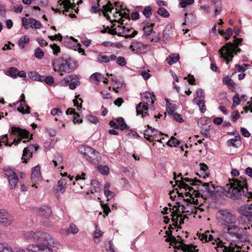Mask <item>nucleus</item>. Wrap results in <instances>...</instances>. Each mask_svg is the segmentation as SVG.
Here are the masks:
<instances>
[{
	"label": "nucleus",
	"mask_w": 252,
	"mask_h": 252,
	"mask_svg": "<svg viewBox=\"0 0 252 252\" xmlns=\"http://www.w3.org/2000/svg\"><path fill=\"white\" fill-rule=\"evenodd\" d=\"M4 174L7 178L11 189H14L19 182V178L17 174L12 168L3 169Z\"/></svg>",
	"instance_id": "ddd939ff"
},
{
	"label": "nucleus",
	"mask_w": 252,
	"mask_h": 252,
	"mask_svg": "<svg viewBox=\"0 0 252 252\" xmlns=\"http://www.w3.org/2000/svg\"><path fill=\"white\" fill-rule=\"evenodd\" d=\"M238 46L229 42L226 43L219 50L220 58H223L226 61L227 64H228L229 62L232 61L234 57V53L237 54L241 52V49Z\"/></svg>",
	"instance_id": "39448f33"
},
{
	"label": "nucleus",
	"mask_w": 252,
	"mask_h": 252,
	"mask_svg": "<svg viewBox=\"0 0 252 252\" xmlns=\"http://www.w3.org/2000/svg\"><path fill=\"white\" fill-rule=\"evenodd\" d=\"M196 247L192 245H185L184 248V251H188V252H198V249H195Z\"/></svg>",
	"instance_id": "3c124183"
},
{
	"label": "nucleus",
	"mask_w": 252,
	"mask_h": 252,
	"mask_svg": "<svg viewBox=\"0 0 252 252\" xmlns=\"http://www.w3.org/2000/svg\"><path fill=\"white\" fill-rule=\"evenodd\" d=\"M197 104L199 106L200 111L202 113H204L206 111V109L204 99H199Z\"/></svg>",
	"instance_id": "a18cd8bd"
},
{
	"label": "nucleus",
	"mask_w": 252,
	"mask_h": 252,
	"mask_svg": "<svg viewBox=\"0 0 252 252\" xmlns=\"http://www.w3.org/2000/svg\"><path fill=\"white\" fill-rule=\"evenodd\" d=\"M18 72V69L14 67L9 68L8 75L12 78H16L17 77V74Z\"/></svg>",
	"instance_id": "de8ad7c7"
},
{
	"label": "nucleus",
	"mask_w": 252,
	"mask_h": 252,
	"mask_svg": "<svg viewBox=\"0 0 252 252\" xmlns=\"http://www.w3.org/2000/svg\"><path fill=\"white\" fill-rule=\"evenodd\" d=\"M17 103H20V107L18 108L17 110L22 114L30 113V107L26 104L25 96L22 94L20 96V100L17 102Z\"/></svg>",
	"instance_id": "a211bd4d"
},
{
	"label": "nucleus",
	"mask_w": 252,
	"mask_h": 252,
	"mask_svg": "<svg viewBox=\"0 0 252 252\" xmlns=\"http://www.w3.org/2000/svg\"><path fill=\"white\" fill-rule=\"evenodd\" d=\"M23 235L24 238L27 240L37 242H41L44 239L46 240L48 238L46 233L41 232H37L36 233L32 231L24 232Z\"/></svg>",
	"instance_id": "9b49d317"
},
{
	"label": "nucleus",
	"mask_w": 252,
	"mask_h": 252,
	"mask_svg": "<svg viewBox=\"0 0 252 252\" xmlns=\"http://www.w3.org/2000/svg\"><path fill=\"white\" fill-rule=\"evenodd\" d=\"M147 128L145 130L144 132V138L150 142L154 140L156 141L155 136L156 133L158 132V130L150 126L149 125L147 126Z\"/></svg>",
	"instance_id": "6ab92c4d"
},
{
	"label": "nucleus",
	"mask_w": 252,
	"mask_h": 252,
	"mask_svg": "<svg viewBox=\"0 0 252 252\" xmlns=\"http://www.w3.org/2000/svg\"><path fill=\"white\" fill-rule=\"evenodd\" d=\"M226 186L227 190H225L224 193L232 199H245L252 197V192L248 191L247 182L244 177L232 179Z\"/></svg>",
	"instance_id": "f257e3e1"
},
{
	"label": "nucleus",
	"mask_w": 252,
	"mask_h": 252,
	"mask_svg": "<svg viewBox=\"0 0 252 252\" xmlns=\"http://www.w3.org/2000/svg\"><path fill=\"white\" fill-rule=\"evenodd\" d=\"M239 223L229 224L222 229L223 232L233 238L241 240L243 237L244 231L247 229V227L242 228L239 226Z\"/></svg>",
	"instance_id": "1a4fd4ad"
},
{
	"label": "nucleus",
	"mask_w": 252,
	"mask_h": 252,
	"mask_svg": "<svg viewBox=\"0 0 252 252\" xmlns=\"http://www.w3.org/2000/svg\"><path fill=\"white\" fill-rule=\"evenodd\" d=\"M80 84L79 79H76L69 83V87L71 90H74Z\"/></svg>",
	"instance_id": "6e6d98bb"
},
{
	"label": "nucleus",
	"mask_w": 252,
	"mask_h": 252,
	"mask_svg": "<svg viewBox=\"0 0 252 252\" xmlns=\"http://www.w3.org/2000/svg\"><path fill=\"white\" fill-rule=\"evenodd\" d=\"M100 205L101 207L103 209V213L106 215H108L109 213L110 212V209L107 204H104L101 201Z\"/></svg>",
	"instance_id": "bf43d9fd"
},
{
	"label": "nucleus",
	"mask_w": 252,
	"mask_h": 252,
	"mask_svg": "<svg viewBox=\"0 0 252 252\" xmlns=\"http://www.w3.org/2000/svg\"><path fill=\"white\" fill-rule=\"evenodd\" d=\"M34 55L36 58L41 59L44 56V52L41 48H37L34 50Z\"/></svg>",
	"instance_id": "09e8293b"
},
{
	"label": "nucleus",
	"mask_w": 252,
	"mask_h": 252,
	"mask_svg": "<svg viewBox=\"0 0 252 252\" xmlns=\"http://www.w3.org/2000/svg\"><path fill=\"white\" fill-rule=\"evenodd\" d=\"M97 170L103 175H108L109 173V169L107 165H99L97 166Z\"/></svg>",
	"instance_id": "c03bdc74"
},
{
	"label": "nucleus",
	"mask_w": 252,
	"mask_h": 252,
	"mask_svg": "<svg viewBox=\"0 0 252 252\" xmlns=\"http://www.w3.org/2000/svg\"><path fill=\"white\" fill-rule=\"evenodd\" d=\"M171 106H168L167 107V110L169 114L173 115L174 112V111L176 109V106L175 105H172L171 103L169 104Z\"/></svg>",
	"instance_id": "0e129e2a"
},
{
	"label": "nucleus",
	"mask_w": 252,
	"mask_h": 252,
	"mask_svg": "<svg viewBox=\"0 0 252 252\" xmlns=\"http://www.w3.org/2000/svg\"><path fill=\"white\" fill-rule=\"evenodd\" d=\"M116 59V63L119 65L124 66L126 64V61L125 58L123 57H119Z\"/></svg>",
	"instance_id": "4d7b16f0"
},
{
	"label": "nucleus",
	"mask_w": 252,
	"mask_h": 252,
	"mask_svg": "<svg viewBox=\"0 0 252 252\" xmlns=\"http://www.w3.org/2000/svg\"><path fill=\"white\" fill-rule=\"evenodd\" d=\"M116 122L117 124L119 125V128H120L122 130H124L126 128L127 125L126 124L123 118H118L116 119Z\"/></svg>",
	"instance_id": "58836bf2"
},
{
	"label": "nucleus",
	"mask_w": 252,
	"mask_h": 252,
	"mask_svg": "<svg viewBox=\"0 0 252 252\" xmlns=\"http://www.w3.org/2000/svg\"><path fill=\"white\" fill-rule=\"evenodd\" d=\"M67 231L69 233L76 234L78 232V229L75 225L71 224L68 227Z\"/></svg>",
	"instance_id": "5fc2aeb1"
},
{
	"label": "nucleus",
	"mask_w": 252,
	"mask_h": 252,
	"mask_svg": "<svg viewBox=\"0 0 252 252\" xmlns=\"http://www.w3.org/2000/svg\"><path fill=\"white\" fill-rule=\"evenodd\" d=\"M167 144L171 147H176L180 144V141L174 136H172L167 142Z\"/></svg>",
	"instance_id": "79ce46f5"
},
{
	"label": "nucleus",
	"mask_w": 252,
	"mask_h": 252,
	"mask_svg": "<svg viewBox=\"0 0 252 252\" xmlns=\"http://www.w3.org/2000/svg\"><path fill=\"white\" fill-rule=\"evenodd\" d=\"M125 33H126V37L132 38L134 37L137 34V31L133 30L132 28H126Z\"/></svg>",
	"instance_id": "37998d69"
},
{
	"label": "nucleus",
	"mask_w": 252,
	"mask_h": 252,
	"mask_svg": "<svg viewBox=\"0 0 252 252\" xmlns=\"http://www.w3.org/2000/svg\"><path fill=\"white\" fill-rule=\"evenodd\" d=\"M48 238L44 239L41 242H38L37 245H29L27 250L33 252H57V250L61 247L57 242L49 241L50 235L47 234Z\"/></svg>",
	"instance_id": "f03ea898"
},
{
	"label": "nucleus",
	"mask_w": 252,
	"mask_h": 252,
	"mask_svg": "<svg viewBox=\"0 0 252 252\" xmlns=\"http://www.w3.org/2000/svg\"><path fill=\"white\" fill-rule=\"evenodd\" d=\"M231 121L232 122H235L240 117V115L238 111H234L231 114Z\"/></svg>",
	"instance_id": "13d9d810"
},
{
	"label": "nucleus",
	"mask_w": 252,
	"mask_h": 252,
	"mask_svg": "<svg viewBox=\"0 0 252 252\" xmlns=\"http://www.w3.org/2000/svg\"><path fill=\"white\" fill-rule=\"evenodd\" d=\"M11 133L17 135L20 138L17 139L15 138L12 144H9L8 142V136L7 134H5L2 136L1 138H0V146L1 145V143H4L6 146H11L13 144L17 145L21 142L23 138H29V132L19 127L12 126L11 127Z\"/></svg>",
	"instance_id": "0eeeda50"
},
{
	"label": "nucleus",
	"mask_w": 252,
	"mask_h": 252,
	"mask_svg": "<svg viewBox=\"0 0 252 252\" xmlns=\"http://www.w3.org/2000/svg\"><path fill=\"white\" fill-rule=\"evenodd\" d=\"M39 147L33 144H30L28 147L25 148L23 151V158L24 162H27V160L28 158L32 157V154L38 150Z\"/></svg>",
	"instance_id": "f3484780"
},
{
	"label": "nucleus",
	"mask_w": 252,
	"mask_h": 252,
	"mask_svg": "<svg viewBox=\"0 0 252 252\" xmlns=\"http://www.w3.org/2000/svg\"><path fill=\"white\" fill-rule=\"evenodd\" d=\"M113 9V5L112 3L108 1L107 3L103 6V9L102 10V13L105 17H106L107 19H110V16L107 14V12L111 11V10Z\"/></svg>",
	"instance_id": "c85d7f7f"
},
{
	"label": "nucleus",
	"mask_w": 252,
	"mask_h": 252,
	"mask_svg": "<svg viewBox=\"0 0 252 252\" xmlns=\"http://www.w3.org/2000/svg\"><path fill=\"white\" fill-rule=\"evenodd\" d=\"M179 55L178 54H171L169 56L168 63L172 65L176 63L179 60Z\"/></svg>",
	"instance_id": "c9c22d12"
},
{
	"label": "nucleus",
	"mask_w": 252,
	"mask_h": 252,
	"mask_svg": "<svg viewBox=\"0 0 252 252\" xmlns=\"http://www.w3.org/2000/svg\"><path fill=\"white\" fill-rule=\"evenodd\" d=\"M130 49L136 54H144L149 50L147 45L144 44L141 42L134 41L130 46Z\"/></svg>",
	"instance_id": "2eb2a0df"
},
{
	"label": "nucleus",
	"mask_w": 252,
	"mask_h": 252,
	"mask_svg": "<svg viewBox=\"0 0 252 252\" xmlns=\"http://www.w3.org/2000/svg\"><path fill=\"white\" fill-rule=\"evenodd\" d=\"M91 189L90 192L92 193L99 192L101 190L99 182L95 180H92L91 182Z\"/></svg>",
	"instance_id": "7c9ffc66"
},
{
	"label": "nucleus",
	"mask_w": 252,
	"mask_h": 252,
	"mask_svg": "<svg viewBox=\"0 0 252 252\" xmlns=\"http://www.w3.org/2000/svg\"><path fill=\"white\" fill-rule=\"evenodd\" d=\"M66 181L65 179H61L58 182L57 190L63 192L65 189Z\"/></svg>",
	"instance_id": "72a5a7b5"
},
{
	"label": "nucleus",
	"mask_w": 252,
	"mask_h": 252,
	"mask_svg": "<svg viewBox=\"0 0 252 252\" xmlns=\"http://www.w3.org/2000/svg\"><path fill=\"white\" fill-rule=\"evenodd\" d=\"M210 127L211 126H209L207 127H204L201 129L200 132L204 137L206 138L210 137V134L209 132L211 128Z\"/></svg>",
	"instance_id": "49530a36"
},
{
	"label": "nucleus",
	"mask_w": 252,
	"mask_h": 252,
	"mask_svg": "<svg viewBox=\"0 0 252 252\" xmlns=\"http://www.w3.org/2000/svg\"><path fill=\"white\" fill-rule=\"evenodd\" d=\"M155 26V23L147 22L144 23V26L143 27V31L144 35L148 39H151V34L155 32L153 31V27Z\"/></svg>",
	"instance_id": "412c9836"
},
{
	"label": "nucleus",
	"mask_w": 252,
	"mask_h": 252,
	"mask_svg": "<svg viewBox=\"0 0 252 252\" xmlns=\"http://www.w3.org/2000/svg\"><path fill=\"white\" fill-rule=\"evenodd\" d=\"M194 2V0H181L180 2L181 7L185 8L187 6L192 4Z\"/></svg>",
	"instance_id": "864d4df0"
},
{
	"label": "nucleus",
	"mask_w": 252,
	"mask_h": 252,
	"mask_svg": "<svg viewBox=\"0 0 252 252\" xmlns=\"http://www.w3.org/2000/svg\"><path fill=\"white\" fill-rule=\"evenodd\" d=\"M79 79V77L78 75H70L66 76L63 80L62 81V83H63V82H65V84L66 85L67 83H71L73 82L75 80Z\"/></svg>",
	"instance_id": "4c0bfd02"
},
{
	"label": "nucleus",
	"mask_w": 252,
	"mask_h": 252,
	"mask_svg": "<svg viewBox=\"0 0 252 252\" xmlns=\"http://www.w3.org/2000/svg\"><path fill=\"white\" fill-rule=\"evenodd\" d=\"M30 77L33 80H37L40 82H44L45 76H41L37 74V72H31Z\"/></svg>",
	"instance_id": "a19ab883"
},
{
	"label": "nucleus",
	"mask_w": 252,
	"mask_h": 252,
	"mask_svg": "<svg viewBox=\"0 0 252 252\" xmlns=\"http://www.w3.org/2000/svg\"><path fill=\"white\" fill-rule=\"evenodd\" d=\"M14 220V217L12 214L8 213L4 209L0 210V223L7 226L11 225Z\"/></svg>",
	"instance_id": "4468645a"
},
{
	"label": "nucleus",
	"mask_w": 252,
	"mask_h": 252,
	"mask_svg": "<svg viewBox=\"0 0 252 252\" xmlns=\"http://www.w3.org/2000/svg\"><path fill=\"white\" fill-rule=\"evenodd\" d=\"M172 231L171 230L169 231H166V234L168 236V237L166 238L165 241L167 242H170L171 243L177 244V243H182L181 241H179V240L176 239V238L172 235Z\"/></svg>",
	"instance_id": "c756f323"
},
{
	"label": "nucleus",
	"mask_w": 252,
	"mask_h": 252,
	"mask_svg": "<svg viewBox=\"0 0 252 252\" xmlns=\"http://www.w3.org/2000/svg\"><path fill=\"white\" fill-rule=\"evenodd\" d=\"M117 32H118V35H121V34L126 33V28L124 26H122L120 25H118L117 27Z\"/></svg>",
	"instance_id": "680f3d73"
},
{
	"label": "nucleus",
	"mask_w": 252,
	"mask_h": 252,
	"mask_svg": "<svg viewBox=\"0 0 252 252\" xmlns=\"http://www.w3.org/2000/svg\"><path fill=\"white\" fill-rule=\"evenodd\" d=\"M216 195V187L214 184L212 183V182L210 183H207V189L206 191V194H201V197L203 198V199H206L207 197H213Z\"/></svg>",
	"instance_id": "aec40b11"
},
{
	"label": "nucleus",
	"mask_w": 252,
	"mask_h": 252,
	"mask_svg": "<svg viewBox=\"0 0 252 252\" xmlns=\"http://www.w3.org/2000/svg\"><path fill=\"white\" fill-rule=\"evenodd\" d=\"M143 15L146 17L149 18L152 15V8L150 6L145 7L142 12Z\"/></svg>",
	"instance_id": "603ef678"
},
{
	"label": "nucleus",
	"mask_w": 252,
	"mask_h": 252,
	"mask_svg": "<svg viewBox=\"0 0 252 252\" xmlns=\"http://www.w3.org/2000/svg\"><path fill=\"white\" fill-rule=\"evenodd\" d=\"M158 13L163 17H168L169 16V12L163 7H159L158 10Z\"/></svg>",
	"instance_id": "8fccbe9b"
},
{
	"label": "nucleus",
	"mask_w": 252,
	"mask_h": 252,
	"mask_svg": "<svg viewBox=\"0 0 252 252\" xmlns=\"http://www.w3.org/2000/svg\"><path fill=\"white\" fill-rule=\"evenodd\" d=\"M153 97H155L154 94H152L149 92H146L142 98L143 102L138 103L136 106L137 115H141L142 117L148 116V105H152L154 103Z\"/></svg>",
	"instance_id": "423d86ee"
},
{
	"label": "nucleus",
	"mask_w": 252,
	"mask_h": 252,
	"mask_svg": "<svg viewBox=\"0 0 252 252\" xmlns=\"http://www.w3.org/2000/svg\"><path fill=\"white\" fill-rule=\"evenodd\" d=\"M216 218L219 224L224 227L231 224L239 223L238 217L229 210H219L216 214Z\"/></svg>",
	"instance_id": "7ed1b4c3"
},
{
	"label": "nucleus",
	"mask_w": 252,
	"mask_h": 252,
	"mask_svg": "<svg viewBox=\"0 0 252 252\" xmlns=\"http://www.w3.org/2000/svg\"><path fill=\"white\" fill-rule=\"evenodd\" d=\"M239 213L242 215V219L251 224L252 227V204L242 206L239 209Z\"/></svg>",
	"instance_id": "f8f14e48"
},
{
	"label": "nucleus",
	"mask_w": 252,
	"mask_h": 252,
	"mask_svg": "<svg viewBox=\"0 0 252 252\" xmlns=\"http://www.w3.org/2000/svg\"><path fill=\"white\" fill-rule=\"evenodd\" d=\"M104 78V75L98 72L93 74L90 77V80L91 82L95 83L96 84L101 81V79Z\"/></svg>",
	"instance_id": "a878e982"
},
{
	"label": "nucleus",
	"mask_w": 252,
	"mask_h": 252,
	"mask_svg": "<svg viewBox=\"0 0 252 252\" xmlns=\"http://www.w3.org/2000/svg\"><path fill=\"white\" fill-rule=\"evenodd\" d=\"M173 116L174 119L176 121H177L179 123L183 122L184 120H183L182 116L181 114H180L177 112H175V113L173 114Z\"/></svg>",
	"instance_id": "69168bd1"
},
{
	"label": "nucleus",
	"mask_w": 252,
	"mask_h": 252,
	"mask_svg": "<svg viewBox=\"0 0 252 252\" xmlns=\"http://www.w3.org/2000/svg\"><path fill=\"white\" fill-rule=\"evenodd\" d=\"M73 121L74 124L77 123H82L83 121L82 119L80 118V116L76 112L74 113Z\"/></svg>",
	"instance_id": "e2e57ef3"
},
{
	"label": "nucleus",
	"mask_w": 252,
	"mask_h": 252,
	"mask_svg": "<svg viewBox=\"0 0 252 252\" xmlns=\"http://www.w3.org/2000/svg\"><path fill=\"white\" fill-rule=\"evenodd\" d=\"M31 178L32 183H33V185H32V186L35 187L37 188V187L35 186V184L41 181L42 179L40 173V167L38 165L32 168Z\"/></svg>",
	"instance_id": "dca6fc26"
},
{
	"label": "nucleus",
	"mask_w": 252,
	"mask_h": 252,
	"mask_svg": "<svg viewBox=\"0 0 252 252\" xmlns=\"http://www.w3.org/2000/svg\"><path fill=\"white\" fill-rule=\"evenodd\" d=\"M116 56L114 54H112L110 56L106 55H98L97 57V61L100 63H108L110 61H114L116 60Z\"/></svg>",
	"instance_id": "393cba45"
},
{
	"label": "nucleus",
	"mask_w": 252,
	"mask_h": 252,
	"mask_svg": "<svg viewBox=\"0 0 252 252\" xmlns=\"http://www.w3.org/2000/svg\"><path fill=\"white\" fill-rule=\"evenodd\" d=\"M0 252H13L12 250L2 244L0 245Z\"/></svg>",
	"instance_id": "052dcab7"
},
{
	"label": "nucleus",
	"mask_w": 252,
	"mask_h": 252,
	"mask_svg": "<svg viewBox=\"0 0 252 252\" xmlns=\"http://www.w3.org/2000/svg\"><path fill=\"white\" fill-rule=\"evenodd\" d=\"M117 10L116 13L119 14V16H121V18L117 19H114V21L115 22H117L118 23L121 24V25H124L126 24V23H125V20L123 19V18H125L126 19L128 18L129 20V11L127 10L126 11L124 9H122L121 11H119L117 8L116 9Z\"/></svg>",
	"instance_id": "4be33fe9"
},
{
	"label": "nucleus",
	"mask_w": 252,
	"mask_h": 252,
	"mask_svg": "<svg viewBox=\"0 0 252 252\" xmlns=\"http://www.w3.org/2000/svg\"><path fill=\"white\" fill-rule=\"evenodd\" d=\"M79 79V77L78 75H70L66 76L63 80L62 81V83H63V82H65V84L66 85L67 83H71L73 82L75 80Z\"/></svg>",
	"instance_id": "e433bc0d"
},
{
	"label": "nucleus",
	"mask_w": 252,
	"mask_h": 252,
	"mask_svg": "<svg viewBox=\"0 0 252 252\" xmlns=\"http://www.w3.org/2000/svg\"><path fill=\"white\" fill-rule=\"evenodd\" d=\"M74 61L68 55H64L61 58L54 61L53 66L56 71L70 72L74 69Z\"/></svg>",
	"instance_id": "20e7f679"
},
{
	"label": "nucleus",
	"mask_w": 252,
	"mask_h": 252,
	"mask_svg": "<svg viewBox=\"0 0 252 252\" xmlns=\"http://www.w3.org/2000/svg\"><path fill=\"white\" fill-rule=\"evenodd\" d=\"M62 4L63 5V8H64V10L62 12L63 14H64L65 12L69 11L70 8L75 9L76 7L75 5H72L69 0H63L62 1Z\"/></svg>",
	"instance_id": "bb28decb"
},
{
	"label": "nucleus",
	"mask_w": 252,
	"mask_h": 252,
	"mask_svg": "<svg viewBox=\"0 0 252 252\" xmlns=\"http://www.w3.org/2000/svg\"><path fill=\"white\" fill-rule=\"evenodd\" d=\"M242 142L241 137L238 133L235 135L233 138L230 139L227 141L226 145L228 147H234L238 148L241 145Z\"/></svg>",
	"instance_id": "5701e85b"
},
{
	"label": "nucleus",
	"mask_w": 252,
	"mask_h": 252,
	"mask_svg": "<svg viewBox=\"0 0 252 252\" xmlns=\"http://www.w3.org/2000/svg\"><path fill=\"white\" fill-rule=\"evenodd\" d=\"M30 41V38L27 35L22 36L18 41V45L21 49H23Z\"/></svg>",
	"instance_id": "f704fd0d"
},
{
	"label": "nucleus",
	"mask_w": 252,
	"mask_h": 252,
	"mask_svg": "<svg viewBox=\"0 0 252 252\" xmlns=\"http://www.w3.org/2000/svg\"><path fill=\"white\" fill-rule=\"evenodd\" d=\"M223 82L227 86L229 89H231L232 91H235L234 90L235 83L230 78L226 76L223 79Z\"/></svg>",
	"instance_id": "2f4dec72"
},
{
	"label": "nucleus",
	"mask_w": 252,
	"mask_h": 252,
	"mask_svg": "<svg viewBox=\"0 0 252 252\" xmlns=\"http://www.w3.org/2000/svg\"><path fill=\"white\" fill-rule=\"evenodd\" d=\"M29 24L32 28L35 29H39L41 27L42 24L39 21H37L33 18H30L29 19Z\"/></svg>",
	"instance_id": "473e14b6"
},
{
	"label": "nucleus",
	"mask_w": 252,
	"mask_h": 252,
	"mask_svg": "<svg viewBox=\"0 0 252 252\" xmlns=\"http://www.w3.org/2000/svg\"><path fill=\"white\" fill-rule=\"evenodd\" d=\"M181 181H177L176 180L177 183L179 182L178 187L180 189H185V191L188 190L187 192H185L186 195L187 196L188 195H190V192L192 190V188L190 186H189L188 184H187L185 182L189 183L190 185L194 186L197 185V183H201V181L197 179L196 178L194 179L189 178H183L182 177H181Z\"/></svg>",
	"instance_id": "9d476101"
},
{
	"label": "nucleus",
	"mask_w": 252,
	"mask_h": 252,
	"mask_svg": "<svg viewBox=\"0 0 252 252\" xmlns=\"http://www.w3.org/2000/svg\"><path fill=\"white\" fill-rule=\"evenodd\" d=\"M104 193L105 196L107 197L108 200H109L110 199H112L115 195V193L109 190H105V191H104Z\"/></svg>",
	"instance_id": "774afa93"
},
{
	"label": "nucleus",
	"mask_w": 252,
	"mask_h": 252,
	"mask_svg": "<svg viewBox=\"0 0 252 252\" xmlns=\"http://www.w3.org/2000/svg\"><path fill=\"white\" fill-rule=\"evenodd\" d=\"M207 183H203L201 181V183H197V189L198 192L196 193L198 196H201V194H206V191L207 189Z\"/></svg>",
	"instance_id": "cd10ccee"
},
{
	"label": "nucleus",
	"mask_w": 252,
	"mask_h": 252,
	"mask_svg": "<svg viewBox=\"0 0 252 252\" xmlns=\"http://www.w3.org/2000/svg\"><path fill=\"white\" fill-rule=\"evenodd\" d=\"M171 216L172 217V221L173 222V225L175 226H177L178 218L179 217H182V215L181 214L178 215L177 212L176 211H172L171 212Z\"/></svg>",
	"instance_id": "ea45409f"
},
{
	"label": "nucleus",
	"mask_w": 252,
	"mask_h": 252,
	"mask_svg": "<svg viewBox=\"0 0 252 252\" xmlns=\"http://www.w3.org/2000/svg\"><path fill=\"white\" fill-rule=\"evenodd\" d=\"M38 214L43 218H48L52 213L51 209L47 206L38 209Z\"/></svg>",
	"instance_id": "b1692460"
},
{
	"label": "nucleus",
	"mask_w": 252,
	"mask_h": 252,
	"mask_svg": "<svg viewBox=\"0 0 252 252\" xmlns=\"http://www.w3.org/2000/svg\"><path fill=\"white\" fill-rule=\"evenodd\" d=\"M51 47L53 51V54L57 55L58 53L60 52V47L56 44L51 45Z\"/></svg>",
	"instance_id": "338daca9"
},
{
	"label": "nucleus",
	"mask_w": 252,
	"mask_h": 252,
	"mask_svg": "<svg viewBox=\"0 0 252 252\" xmlns=\"http://www.w3.org/2000/svg\"><path fill=\"white\" fill-rule=\"evenodd\" d=\"M79 151L84 158L92 164H96L101 160L98 152L91 147L81 145L79 147Z\"/></svg>",
	"instance_id": "6e6552de"
}]
</instances>
